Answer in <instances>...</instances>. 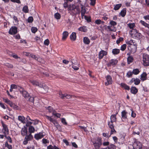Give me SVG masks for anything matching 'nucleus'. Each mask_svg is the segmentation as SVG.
Instances as JSON below:
<instances>
[{"label": "nucleus", "instance_id": "nucleus-1", "mask_svg": "<svg viewBox=\"0 0 149 149\" xmlns=\"http://www.w3.org/2000/svg\"><path fill=\"white\" fill-rule=\"evenodd\" d=\"M126 43L128 45V49L132 53H135L136 51L137 45L135 44L132 40H127Z\"/></svg>", "mask_w": 149, "mask_h": 149}, {"label": "nucleus", "instance_id": "nucleus-2", "mask_svg": "<svg viewBox=\"0 0 149 149\" xmlns=\"http://www.w3.org/2000/svg\"><path fill=\"white\" fill-rule=\"evenodd\" d=\"M95 149H100L102 144V138L98 137L91 140Z\"/></svg>", "mask_w": 149, "mask_h": 149}, {"label": "nucleus", "instance_id": "nucleus-3", "mask_svg": "<svg viewBox=\"0 0 149 149\" xmlns=\"http://www.w3.org/2000/svg\"><path fill=\"white\" fill-rule=\"evenodd\" d=\"M8 135H3L2 134H0V139H3L4 137L7 140L6 141L4 145L5 147L7 148L8 149H12V145H9L8 142L12 143V140L11 138L9 136H8Z\"/></svg>", "mask_w": 149, "mask_h": 149}, {"label": "nucleus", "instance_id": "nucleus-4", "mask_svg": "<svg viewBox=\"0 0 149 149\" xmlns=\"http://www.w3.org/2000/svg\"><path fill=\"white\" fill-rule=\"evenodd\" d=\"M68 9L70 11V12H73L74 14L76 15L78 13H80L79 7L77 6H75L74 5L69 6Z\"/></svg>", "mask_w": 149, "mask_h": 149}, {"label": "nucleus", "instance_id": "nucleus-5", "mask_svg": "<svg viewBox=\"0 0 149 149\" xmlns=\"http://www.w3.org/2000/svg\"><path fill=\"white\" fill-rule=\"evenodd\" d=\"M1 123L2 126L3 127L2 132L3 134V135H8L9 133V131L7 125L4 124V123L2 121L1 122Z\"/></svg>", "mask_w": 149, "mask_h": 149}, {"label": "nucleus", "instance_id": "nucleus-6", "mask_svg": "<svg viewBox=\"0 0 149 149\" xmlns=\"http://www.w3.org/2000/svg\"><path fill=\"white\" fill-rule=\"evenodd\" d=\"M45 135V132L42 130L40 132L35 134L34 138L36 140H38L44 137Z\"/></svg>", "mask_w": 149, "mask_h": 149}, {"label": "nucleus", "instance_id": "nucleus-7", "mask_svg": "<svg viewBox=\"0 0 149 149\" xmlns=\"http://www.w3.org/2000/svg\"><path fill=\"white\" fill-rule=\"evenodd\" d=\"M143 62L144 65H149V56L146 54L144 53L143 55Z\"/></svg>", "mask_w": 149, "mask_h": 149}, {"label": "nucleus", "instance_id": "nucleus-8", "mask_svg": "<svg viewBox=\"0 0 149 149\" xmlns=\"http://www.w3.org/2000/svg\"><path fill=\"white\" fill-rule=\"evenodd\" d=\"M46 117L48 120H49L50 122L54 124V126L57 128H58L59 127H60V125H59L58 123L56 120L52 118L51 117L47 115L46 116Z\"/></svg>", "mask_w": 149, "mask_h": 149}, {"label": "nucleus", "instance_id": "nucleus-9", "mask_svg": "<svg viewBox=\"0 0 149 149\" xmlns=\"http://www.w3.org/2000/svg\"><path fill=\"white\" fill-rule=\"evenodd\" d=\"M114 122L109 121L108 122V125L109 127L111 129V135L113 134L114 133H116V131L114 129V125L113 123Z\"/></svg>", "mask_w": 149, "mask_h": 149}, {"label": "nucleus", "instance_id": "nucleus-10", "mask_svg": "<svg viewBox=\"0 0 149 149\" xmlns=\"http://www.w3.org/2000/svg\"><path fill=\"white\" fill-rule=\"evenodd\" d=\"M17 32V28L16 26H12L10 29L8 33L10 35H15Z\"/></svg>", "mask_w": 149, "mask_h": 149}, {"label": "nucleus", "instance_id": "nucleus-11", "mask_svg": "<svg viewBox=\"0 0 149 149\" xmlns=\"http://www.w3.org/2000/svg\"><path fill=\"white\" fill-rule=\"evenodd\" d=\"M59 97L61 99H70L71 97V96L70 95H68L67 94H63L61 91H59Z\"/></svg>", "mask_w": 149, "mask_h": 149}, {"label": "nucleus", "instance_id": "nucleus-12", "mask_svg": "<svg viewBox=\"0 0 149 149\" xmlns=\"http://www.w3.org/2000/svg\"><path fill=\"white\" fill-rule=\"evenodd\" d=\"M131 35L133 38H139V33L137 32L136 29H133L131 31Z\"/></svg>", "mask_w": 149, "mask_h": 149}, {"label": "nucleus", "instance_id": "nucleus-13", "mask_svg": "<svg viewBox=\"0 0 149 149\" xmlns=\"http://www.w3.org/2000/svg\"><path fill=\"white\" fill-rule=\"evenodd\" d=\"M107 82L105 83V85L106 86H108L112 84L113 82L111 77L110 75H107L106 77Z\"/></svg>", "mask_w": 149, "mask_h": 149}, {"label": "nucleus", "instance_id": "nucleus-14", "mask_svg": "<svg viewBox=\"0 0 149 149\" xmlns=\"http://www.w3.org/2000/svg\"><path fill=\"white\" fill-rule=\"evenodd\" d=\"M118 62L117 60L116 59H111L107 63V66L108 67H111V66L116 65Z\"/></svg>", "mask_w": 149, "mask_h": 149}, {"label": "nucleus", "instance_id": "nucleus-15", "mask_svg": "<svg viewBox=\"0 0 149 149\" xmlns=\"http://www.w3.org/2000/svg\"><path fill=\"white\" fill-rule=\"evenodd\" d=\"M107 52L104 50H101L98 53V58L100 60L102 59L104 56H106Z\"/></svg>", "mask_w": 149, "mask_h": 149}, {"label": "nucleus", "instance_id": "nucleus-16", "mask_svg": "<svg viewBox=\"0 0 149 149\" xmlns=\"http://www.w3.org/2000/svg\"><path fill=\"white\" fill-rule=\"evenodd\" d=\"M20 93L22 94L23 96L26 99H28L30 96L29 94L24 90L23 91H21Z\"/></svg>", "mask_w": 149, "mask_h": 149}, {"label": "nucleus", "instance_id": "nucleus-17", "mask_svg": "<svg viewBox=\"0 0 149 149\" xmlns=\"http://www.w3.org/2000/svg\"><path fill=\"white\" fill-rule=\"evenodd\" d=\"M147 74L145 72H143L140 75V79L142 81H144L148 79L147 78Z\"/></svg>", "mask_w": 149, "mask_h": 149}, {"label": "nucleus", "instance_id": "nucleus-18", "mask_svg": "<svg viewBox=\"0 0 149 149\" xmlns=\"http://www.w3.org/2000/svg\"><path fill=\"white\" fill-rule=\"evenodd\" d=\"M21 134L23 136H24L27 134V130L26 127H24L22 129Z\"/></svg>", "mask_w": 149, "mask_h": 149}, {"label": "nucleus", "instance_id": "nucleus-19", "mask_svg": "<svg viewBox=\"0 0 149 149\" xmlns=\"http://www.w3.org/2000/svg\"><path fill=\"white\" fill-rule=\"evenodd\" d=\"M130 91L132 93L134 94H136L138 92V90L135 86H132L130 88Z\"/></svg>", "mask_w": 149, "mask_h": 149}, {"label": "nucleus", "instance_id": "nucleus-20", "mask_svg": "<svg viewBox=\"0 0 149 149\" xmlns=\"http://www.w3.org/2000/svg\"><path fill=\"white\" fill-rule=\"evenodd\" d=\"M127 112L125 110H123L121 112V116L122 119H123L124 120L127 119Z\"/></svg>", "mask_w": 149, "mask_h": 149}, {"label": "nucleus", "instance_id": "nucleus-21", "mask_svg": "<svg viewBox=\"0 0 149 149\" xmlns=\"http://www.w3.org/2000/svg\"><path fill=\"white\" fill-rule=\"evenodd\" d=\"M76 33L75 32H72L70 36V39L72 41H75L76 39Z\"/></svg>", "mask_w": 149, "mask_h": 149}, {"label": "nucleus", "instance_id": "nucleus-22", "mask_svg": "<svg viewBox=\"0 0 149 149\" xmlns=\"http://www.w3.org/2000/svg\"><path fill=\"white\" fill-rule=\"evenodd\" d=\"M120 85L122 88H123L125 90L129 91L130 89V87L129 86H128L125 83H121L120 84Z\"/></svg>", "mask_w": 149, "mask_h": 149}, {"label": "nucleus", "instance_id": "nucleus-23", "mask_svg": "<svg viewBox=\"0 0 149 149\" xmlns=\"http://www.w3.org/2000/svg\"><path fill=\"white\" fill-rule=\"evenodd\" d=\"M78 30L79 31L84 32H86L88 31L86 26H85L80 27L78 29Z\"/></svg>", "mask_w": 149, "mask_h": 149}, {"label": "nucleus", "instance_id": "nucleus-24", "mask_svg": "<svg viewBox=\"0 0 149 149\" xmlns=\"http://www.w3.org/2000/svg\"><path fill=\"white\" fill-rule=\"evenodd\" d=\"M69 33L68 31H65L62 34L63 36L62 37V40H65L68 36Z\"/></svg>", "mask_w": 149, "mask_h": 149}, {"label": "nucleus", "instance_id": "nucleus-25", "mask_svg": "<svg viewBox=\"0 0 149 149\" xmlns=\"http://www.w3.org/2000/svg\"><path fill=\"white\" fill-rule=\"evenodd\" d=\"M81 18L83 19V17L85 16L84 15L86 12V10L85 7H84L83 6L81 7Z\"/></svg>", "mask_w": 149, "mask_h": 149}, {"label": "nucleus", "instance_id": "nucleus-26", "mask_svg": "<svg viewBox=\"0 0 149 149\" xmlns=\"http://www.w3.org/2000/svg\"><path fill=\"white\" fill-rule=\"evenodd\" d=\"M25 139L27 140L28 141H30L32 140L33 139V136L31 134H29L28 135H26L25 138Z\"/></svg>", "mask_w": 149, "mask_h": 149}, {"label": "nucleus", "instance_id": "nucleus-27", "mask_svg": "<svg viewBox=\"0 0 149 149\" xmlns=\"http://www.w3.org/2000/svg\"><path fill=\"white\" fill-rule=\"evenodd\" d=\"M112 52L114 55H117L120 53V50L119 49L115 48L113 49Z\"/></svg>", "mask_w": 149, "mask_h": 149}, {"label": "nucleus", "instance_id": "nucleus-28", "mask_svg": "<svg viewBox=\"0 0 149 149\" xmlns=\"http://www.w3.org/2000/svg\"><path fill=\"white\" fill-rule=\"evenodd\" d=\"M117 113L116 114L112 115L111 116V121H110L114 123L116 122V115Z\"/></svg>", "mask_w": 149, "mask_h": 149}, {"label": "nucleus", "instance_id": "nucleus-29", "mask_svg": "<svg viewBox=\"0 0 149 149\" xmlns=\"http://www.w3.org/2000/svg\"><path fill=\"white\" fill-rule=\"evenodd\" d=\"M18 120L23 123H26L25 118L23 116H18Z\"/></svg>", "mask_w": 149, "mask_h": 149}, {"label": "nucleus", "instance_id": "nucleus-30", "mask_svg": "<svg viewBox=\"0 0 149 149\" xmlns=\"http://www.w3.org/2000/svg\"><path fill=\"white\" fill-rule=\"evenodd\" d=\"M126 14V8H123L121 10L119 14L122 17H124Z\"/></svg>", "mask_w": 149, "mask_h": 149}, {"label": "nucleus", "instance_id": "nucleus-31", "mask_svg": "<svg viewBox=\"0 0 149 149\" xmlns=\"http://www.w3.org/2000/svg\"><path fill=\"white\" fill-rule=\"evenodd\" d=\"M47 149H61L56 145H54L53 146L50 145L47 146Z\"/></svg>", "mask_w": 149, "mask_h": 149}, {"label": "nucleus", "instance_id": "nucleus-32", "mask_svg": "<svg viewBox=\"0 0 149 149\" xmlns=\"http://www.w3.org/2000/svg\"><path fill=\"white\" fill-rule=\"evenodd\" d=\"M83 42L85 44L88 45L90 43V41L88 37H85L83 38Z\"/></svg>", "mask_w": 149, "mask_h": 149}, {"label": "nucleus", "instance_id": "nucleus-33", "mask_svg": "<svg viewBox=\"0 0 149 149\" xmlns=\"http://www.w3.org/2000/svg\"><path fill=\"white\" fill-rule=\"evenodd\" d=\"M30 82L34 86H38V85L39 82L36 80H31L30 81Z\"/></svg>", "mask_w": 149, "mask_h": 149}, {"label": "nucleus", "instance_id": "nucleus-34", "mask_svg": "<svg viewBox=\"0 0 149 149\" xmlns=\"http://www.w3.org/2000/svg\"><path fill=\"white\" fill-rule=\"evenodd\" d=\"M29 130L30 134H31L32 133H33L34 132L35 129L32 126H31L29 127Z\"/></svg>", "mask_w": 149, "mask_h": 149}, {"label": "nucleus", "instance_id": "nucleus-35", "mask_svg": "<svg viewBox=\"0 0 149 149\" xmlns=\"http://www.w3.org/2000/svg\"><path fill=\"white\" fill-rule=\"evenodd\" d=\"M133 58L132 56H129L127 58V62L128 64H130L133 61Z\"/></svg>", "mask_w": 149, "mask_h": 149}, {"label": "nucleus", "instance_id": "nucleus-36", "mask_svg": "<svg viewBox=\"0 0 149 149\" xmlns=\"http://www.w3.org/2000/svg\"><path fill=\"white\" fill-rule=\"evenodd\" d=\"M22 11L25 13H28L29 11L28 7L27 6H25L23 7Z\"/></svg>", "mask_w": 149, "mask_h": 149}, {"label": "nucleus", "instance_id": "nucleus-37", "mask_svg": "<svg viewBox=\"0 0 149 149\" xmlns=\"http://www.w3.org/2000/svg\"><path fill=\"white\" fill-rule=\"evenodd\" d=\"M134 84L135 85H138L140 83V80L138 78H135L134 80Z\"/></svg>", "mask_w": 149, "mask_h": 149}, {"label": "nucleus", "instance_id": "nucleus-38", "mask_svg": "<svg viewBox=\"0 0 149 149\" xmlns=\"http://www.w3.org/2000/svg\"><path fill=\"white\" fill-rule=\"evenodd\" d=\"M128 27L131 29H133L135 27L134 23H129L127 24Z\"/></svg>", "mask_w": 149, "mask_h": 149}, {"label": "nucleus", "instance_id": "nucleus-39", "mask_svg": "<svg viewBox=\"0 0 149 149\" xmlns=\"http://www.w3.org/2000/svg\"><path fill=\"white\" fill-rule=\"evenodd\" d=\"M133 74L135 75H137L140 72V71L139 69H135L133 70L132 71Z\"/></svg>", "mask_w": 149, "mask_h": 149}, {"label": "nucleus", "instance_id": "nucleus-40", "mask_svg": "<svg viewBox=\"0 0 149 149\" xmlns=\"http://www.w3.org/2000/svg\"><path fill=\"white\" fill-rule=\"evenodd\" d=\"M107 149H116V146L114 145L111 144L109 146L107 147Z\"/></svg>", "mask_w": 149, "mask_h": 149}, {"label": "nucleus", "instance_id": "nucleus-41", "mask_svg": "<svg viewBox=\"0 0 149 149\" xmlns=\"http://www.w3.org/2000/svg\"><path fill=\"white\" fill-rule=\"evenodd\" d=\"M122 6L121 4H118L116 5L114 8V9L115 10H118Z\"/></svg>", "mask_w": 149, "mask_h": 149}, {"label": "nucleus", "instance_id": "nucleus-42", "mask_svg": "<svg viewBox=\"0 0 149 149\" xmlns=\"http://www.w3.org/2000/svg\"><path fill=\"white\" fill-rule=\"evenodd\" d=\"M133 74L132 72L131 71H129L127 73L126 76L128 78L131 77H132Z\"/></svg>", "mask_w": 149, "mask_h": 149}, {"label": "nucleus", "instance_id": "nucleus-43", "mask_svg": "<svg viewBox=\"0 0 149 149\" xmlns=\"http://www.w3.org/2000/svg\"><path fill=\"white\" fill-rule=\"evenodd\" d=\"M54 17L56 19H59L61 18V16L59 13H57L55 14Z\"/></svg>", "mask_w": 149, "mask_h": 149}, {"label": "nucleus", "instance_id": "nucleus-44", "mask_svg": "<svg viewBox=\"0 0 149 149\" xmlns=\"http://www.w3.org/2000/svg\"><path fill=\"white\" fill-rule=\"evenodd\" d=\"M38 86L40 88H44L45 87H46L45 84L42 82H41L40 83L39 82L38 85Z\"/></svg>", "mask_w": 149, "mask_h": 149}, {"label": "nucleus", "instance_id": "nucleus-45", "mask_svg": "<svg viewBox=\"0 0 149 149\" xmlns=\"http://www.w3.org/2000/svg\"><path fill=\"white\" fill-rule=\"evenodd\" d=\"M34 98L35 97L33 95L31 96L30 95L29 97L28 98L29 101L31 102H33L34 101Z\"/></svg>", "mask_w": 149, "mask_h": 149}, {"label": "nucleus", "instance_id": "nucleus-46", "mask_svg": "<svg viewBox=\"0 0 149 149\" xmlns=\"http://www.w3.org/2000/svg\"><path fill=\"white\" fill-rule=\"evenodd\" d=\"M31 30L33 33H35L38 31V29L36 27H32L31 29Z\"/></svg>", "mask_w": 149, "mask_h": 149}, {"label": "nucleus", "instance_id": "nucleus-47", "mask_svg": "<svg viewBox=\"0 0 149 149\" xmlns=\"http://www.w3.org/2000/svg\"><path fill=\"white\" fill-rule=\"evenodd\" d=\"M61 123L65 125H68V123L64 118H62L61 119Z\"/></svg>", "mask_w": 149, "mask_h": 149}, {"label": "nucleus", "instance_id": "nucleus-48", "mask_svg": "<svg viewBox=\"0 0 149 149\" xmlns=\"http://www.w3.org/2000/svg\"><path fill=\"white\" fill-rule=\"evenodd\" d=\"M52 114L55 116H56L58 118H60L61 115V114L60 113H55L54 112H53V113H52Z\"/></svg>", "mask_w": 149, "mask_h": 149}, {"label": "nucleus", "instance_id": "nucleus-49", "mask_svg": "<svg viewBox=\"0 0 149 149\" xmlns=\"http://www.w3.org/2000/svg\"><path fill=\"white\" fill-rule=\"evenodd\" d=\"M84 17L85 19L88 22H91V18L90 17H88L86 15Z\"/></svg>", "mask_w": 149, "mask_h": 149}, {"label": "nucleus", "instance_id": "nucleus-50", "mask_svg": "<svg viewBox=\"0 0 149 149\" xmlns=\"http://www.w3.org/2000/svg\"><path fill=\"white\" fill-rule=\"evenodd\" d=\"M47 109L48 110L49 112L50 113L56 112V111L54 110V111L52 107L50 106H49L48 107Z\"/></svg>", "mask_w": 149, "mask_h": 149}, {"label": "nucleus", "instance_id": "nucleus-51", "mask_svg": "<svg viewBox=\"0 0 149 149\" xmlns=\"http://www.w3.org/2000/svg\"><path fill=\"white\" fill-rule=\"evenodd\" d=\"M126 45L125 44H124L122 45H121L120 49L122 50V51H124L125 49H126Z\"/></svg>", "mask_w": 149, "mask_h": 149}, {"label": "nucleus", "instance_id": "nucleus-52", "mask_svg": "<svg viewBox=\"0 0 149 149\" xmlns=\"http://www.w3.org/2000/svg\"><path fill=\"white\" fill-rule=\"evenodd\" d=\"M123 40V37H120L118 40L116 41V43L117 44H119Z\"/></svg>", "mask_w": 149, "mask_h": 149}, {"label": "nucleus", "instance_id": "nucleus-53", "mask_svg": "<svg viewBox=\"0 0 149 149\" xmlns=\"http://www.w3.org/2000/svg\"><path fill=\"white\" fill-rule=\"evenodd\" d=\"M117 23L111 20L110 22V24L112 26H115L117 25Z\"/></svg>", "mask_w": 149, "mask_h": 149}, {"label": "nucleus", "instance_id": "nucleus-54", "mask_svg": "<svg viewBox=\"0 0 149 149\" xmlns=\"http://www.w3.org/2000/svg\"><path fill=\"white\" fill-rule=\"evenodd\" d=\"M33 20V19L32 17H29L27 20L28 22L29 23H32Z\"/></svg>", "mask_w": 149, "mask_h": 149}, {"label": "nucleus", "instance_id": "nucleus-55", "mask_svg": "<svg viewBox=\"0 0 149 149\" xmlns=\"http://www.w3.org/2000/svg\"><path fill=\"white\" fill-rule=\"evenodd\" d=\"M44 44L45 45L48 46L49 43V41L48 39H47L45 40L44 42Z\"/></svg>", "mask_w": 149, "mask_h": 149}, {"label": "nucleus", "instance_id": "nucleus-56", "mask_svg": "<svg viewBox=\"0 0 149 149\" xmlns=\"http://www.w3.org/2000/svg\"><path fill=\"white\" fill-rule=\"evenodd\" d=\"M42 142L43 144H46L47 143H49V141L48 140H47V139H45V138H43L42 139Z\"/></svg>", "mask_w": 149, "mask_h": 149}, {"label": "nucleus", "instance_id": "nucleus-57", "mask_svg": "<svg viewBox=\"0 0 149 149\" xmlns=\"http://www.w3.org/2000/svg\"><path fill=\"white\" fill-rule=\"evenodd\" d=\"M30 57H31L32 58L34 59H35L37 61H38V57L36 56V55L33 54H31Z\"/></svg>", "mask_w": 149, "mask_h": 149}, {"label": "nucleus", "instance_id": "nucleus-58", "mask_svg": "<svg viewBox=\"0 0 149 149\" xmlns=\"http://www.w3.org/2000/svg\"><path fill=\"white\" fill-rule=\"evenodd\" d=\"M131 110L132 111L131 116L133 118L135 117L136 116V113L134 112V111L132 109H131Z\"/></svg>", "mask_w": 149, "mask_h": 149}, {"label": "nucleus", "instance_id": "nucleus-59", "mask_svg": "<svg viewBox=\"0 0 149 149\" xmlns=\"http://www.w3.org/2000/svg\"><path fill=\"white\" fill-rule=\"evenodd\" d=\"M109 141H106L102 142V144L104 146H109Z\"/></svg>", "mask_w": 149, "mask_h": 149}, {"label": "nucleus", "instance_id": "nucleus-60", "mask_svg": "<svg viewBox=\"0 0 149 149\" xmlns=\"http://www.w3.org/2000/svg\"><path fill=\"white\" fill-rule=\"evenodd\" d=\"M10 86L13 89H17V88L18 86L15 84H12Z\"/></svg>", "mask_w": 149, "mask_h": 149}, {"label": "nucleus", "instance_id": "nucleus-61", "mask_svg": "<svg viewBox=\"0 0 149 149\" xmlns=\"http://www.w3.org/2000/svg\"><path fill=\"white\" fill-rule=\"evenodd\" d=\"M140 23L142 24V25L145 26L146 25H147V23L145 22L143 20H141L140 22Z\"/></svg>", "mask_w": 149, "mask_h": 149}, {"label": "nucleus", "instance_id": "nucleus-62", "mask_svg": "<svg viewBox=\"0 0 149 149\" xmlns=\"http://www.w3.org/2000/svg\"><path fill=\"white\" fill-rule=\"evenodd\" d=\"M28 149H35V146L33 145H31L27 147Z\"/></svg>", "mask_w": 149, "mask_h": 149}, {"label": "nucleus", "instance_id": "nucleus-63", "mask_svg": "<svg viewBox=\"0 0 149 149\" xmlns=\"http://www.w3.org/2000/svg\"><path fill=\"white\" fill-rule=\"evenodd\" d=\"M101 20L100 19H98L96 20L95 23L96 24L99 25L101 24Z\"/></svg>", "mask_w": 149, "mask_h": 149}, {"label": "nucleus", "instance_id": "nucleus-64", "mask_svg": "<svg viewBox=\"0 0 149 149\" xmlns=\"http://www.w3.org/2000/svg\"><path fill=\"white\" fill-rule=\"evenodd\" d=\"M143 18L146 20H149V15L144 16Z\"/></svg>", "mask_w": 149, "mask_h": 149}]
</instances>
